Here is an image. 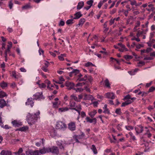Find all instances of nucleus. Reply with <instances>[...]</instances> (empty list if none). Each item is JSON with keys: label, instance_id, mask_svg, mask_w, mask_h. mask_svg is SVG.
<instances>
[{"label": "nucleus", "instance_id": "4be33fe9", "mask_svg": "<svg viewBox=\"0 0 155 155\" xmlns=\"http://www.w3.org/2000/svg\"><path fill=\"white\" fill-rule=\"evenodd\" d=\"M69 104L70 107L69 109H73V108L75 107L76 103L74 101H70Z\"/></svg>", "mask_w": 155, "mask_h": 155}, {"label": "nucleus", "instance_id": "412c9836", "mask_svg": "<svg viewBox=\"0 0 155 155\" xmlns=\"http://www.w3.org/2000/svg\"><path fill=\"white\" fill-rule=\"evenodd\" d=\"M57 144L59 147V148L62 151H64V147L63 144L59 141L57 142Z\"/></svg>", "mask_w": 155, "mask_h": 155}, {"label": "nucleus", "instance_id": "6ab92c4d", "mask_svg": "<svg viewBox=\"0 0 155 155\" xmlns=\"http://www.w3.org/2000/svg\"><path fill=\"white\" fill-rule=\"evenodd\" d=\"M115 48H125V46L121 43H118L117 45H114Z\"/></svg>", "mask_w": 155, "mask_h": 155}, {"label": "nucleus", "instance_id": "e433bc0d", "mask_svg": "<svg viewBox=\"0 0 155 155\" xmlns=\"http://www.w3.org/2000/svg\"><path fill=\"white\" fill-rule=\"evenodd\" d=\"M85 21V20L84 18H81L80 19L79 23L78 25H82L84 23Z\"/></svg>", "mask_w": 155, "mask_h": 155}, {"label": "nucleus", "instance_id": "0e129e2a", "mask_svg": "<svg viewBox=\"0 0 155 155\" xmlns=\"http://www.w3.org/2000/svg\"><path fill=\"white\" fill-rule=\"evenodd\" d=\"M41 69L45 72H48V68H45L44 67H42Z\"/></svg>", "mask_w": 155, "mask_h": 155}, {"label": "nucleus", "instance_id": "6e6552de", "mask_svg": "<svg viewBox=\"0 0 155 155\" xmlns=\"http://www.w3.org/2000/svg\"><path fill=\"white\" fill-rule=\"evenodd\" d=\"M33 96L35 97L34 99L37 100L39 98H42L43 95L42 92H37L33 95Z\"/></svg>", "mask_w": 155, "mask_h": 155}, {"label": "nucleus", "instance_id": "a211bd4d", "mask_svg": "<svg viewBox=\"0 0 155 155\" xmlns=\"http://www.w3.org/2000/svg\"><path fill=\"white\" fill-rule=\"evenodd\" d=\"M97 111L96 110H94L93 111L89 112L88 113V115L92 118H93L95 115L97 114Z\"/></svg>", "mask_w": 155, "mask_h": 155}, {"label": "nucleus", "instance_id": "2f4dec72", "mask_svg": "<svg viewBox=\"0 0 155 155\" xmlns=\"http://www.w3.org/2000/svg\"><path fill=\"white\" fill-rule=\"evenodd\" d=\"M129 1L130 2V5L132 6L135 5L136 6H137L139 5H138L136 1L135 0L131 1L129 0Z\"/></svg>", "mask_w": 155, "mask_h": 155}, {"label": "nucleus", "instance_id": "37998d69", "mask_svg": "<svg viewBox=\"0 0 155 155\" xmlns=\"http://www.w3.org/2000/svg\"><path fill=\"white\" fill-rule=\"evenodd\" d=\"M93 2L94 1L93 0H90L87 2V4L89 6H91Z\"/></svg>", "mask_w": 155, "mask_h": 155}, {"label": "nucleus", "instance_id": "bf43d9fd", "mask_svg": "<svg viewBox=\"0 0 155 155\" xmlns=\"http://www.w3.org/2000/svg\"><path fill=\"white\" fill-rule=\"evenodd\" d=\"M131 98V96L129 94H128L127 95L125 96L124 98V100H129Z\"/></svg>", "mask_w": 155, "mask_h": 155}, {"label": "nucleus", "instance_id": "09e8293b", "mask_svg": "<svg viewBox=\"0 0 155 155\" xmlns=\"http://www.w3.org/2000/svg\"><path fill=\"white\" fill-rule=\"evenodd\" d=\"M124 58L126 59H132L133 58V57L130 56L129 55H125L124 56Z\"/></svg>", "mask_w": 155, "mask_h": 155}, {"label": "nucleus", "instance_id": "a878e982", "mask_svg": "<svg viewBox=\"0 0 155 155\" xmlns=\"http://www.w3.org/2000/svg\"><path fill=\"white\" fill-rule=\"evenodd\" d=\"M107 105L106 104H105L104 106V107L103 108V109H104L103 112L105 113L109 114H110V111L109 109L107 108Z\"/></svg>", "mask_w": 155, "mask_h": 155}, {"label": "nucleus", "instance_id": "5fc2aeb1", "mask_svg": "<svg viewBox=\"0 0 155 155\" xmlns=\"http://www.w3.org/2000/svg\"><path fill=\"white\" fill-rule=\"evenodd\" d=\"M129 12V11L127 10H123V12H124V15L126 17H127L128 16Z\"/></svg>", "mask_w": 155, "mask_h": 155}, {"label": "nucleus", "instance_id": "b1692460", "mask_svg": "<svg viewBox=\"0 0 155 155\" xmlns=\"http://www.w3.org/2000/svg\"><path fill=\"white\" fill-rule=\"evenodd\" d=\"M7 83L4 81H3L0 83V86L3 89H4L7 87Z\"/></svg>", "mask_w": 155, "mask_h": 155}, {"label": "nucleus", "instance_id": "4c0bfd02", "mask_svg": "<svg viewBox=\"0 0 155 155\" xmlns=\"http://www.w3.org/2000/svg\"><path fill=\"white\" fill-rule=\"evenodd\" d=\"M59 103L58 102L55 101L53 102V107L54 108H57L58 107Z\"/></svg>", "mask_w": 155, "mask_h": 155}, {"label": "nucleus", "instance_id": "3c124183", "mask_svg": "<svg viewBox=\"0 0 155 155\" xmlns=\"http://www.w3.org/2000/svg\"><path fill=\"white\" fill-rule=\"evenodd\" d=\"M43 143V139H41V140L40 142H37L35 143V145L37 147H39L41 145V143Z\"/></svg>", "mask_w": 155, "mask_h": 155}, {"label": "nucleus", "instance_id": "f704fd0d", "mask_svg": "<svg viewBox=\"0 0 155 155\" xmlns=\"http://www.w3.org/2000/svg\"><path fill=\"white\" fill-rule=\"evenodd\" d=\"M115 112L117 114L119 115H121L122 114V112L120 108H118L115 111Z\"/></svg>", "mask_w": 155, "mask_h": 155}, {"label": "nucleus", "instance_id": "338daca9", "mask_svg": "<svg viewBox=\"0 0 155 155\" xmlns=\"http://www.w3.org/2000/svg\"><path fill=\"white\" fill-rule=\"evenodd\" d=\"M30 5H26L22 7V8L23 9H27L30 8Z\"/></svg>", "mask_w": 155, "mask_h": 155}, {"label": "nucleus", "instance_id": "c85d7f7f", "mask_svg": "<svg viewBox=\"0 0 155 155\" xmlns=\"http://www.w3.org/2000/svg\"><path fill=\"white\" fill-rule=\"evenodd\" d=\"M7 94L6 93L3 91H0V98H2L7 96Z\"/></svg>", "mask_w": 155, "mask_h": 155}, {"label": "nucleus", "instance_id": "f03ea898", "mask_svg": "<svg viewBox=\"0 0 155 155\" xmlns=\"http://www.w3.org/2000/svg\"><path fill=\"white\" fill-rule=\"evenodd\" d=\"M67 128V125L64 122L58 121L57 122L56 128L57 129L64 130Z\"/></svg>", "mask_w": 155, "mask_h": 155}, {"label": "nucleus", "instance_id": "f257e3e1", "mask_svg": "<svg viewBox=\"0 0 155 155\" xmlns=\"http://www.w3.org/2000/svg\"><path fill=\"white\" fill-rule=\"evenodd\" d=\"M40 114L39 111H38L34 114H31L30 113H28L26 116V120L28 124L30 125L34 124L36 123L38 118L39 117Z\"/></svg>", "mask_w": 155, "mask_h": 155}, {"label": "nucleus", "instance_id": "ddd939ff", "mask_svg": "<svg viewBox=\"0 0 155 155\" xmlns=\"http://www.w3.org/2000/svg\"><path fill=\"white\" fill-rule=\"evenodd\" d=\"M49 148H43L39 151V153L41 154H44L45 153H48L49 152Z\"/></svg>", "mask_w": 155, "mask_h": 155}, {"label": "nucleus", "instance_id": "680f3d73", "mask_svg": "<svg viewBox=\"0 0 155 155\" xmlns=\"http://www.w3.org/2000/svg\"><path fill=\"white\" fill-rule=\"evenodd\" d=\"M23 151V150L21 148H19L18 151V152L17 153H15V154H19L20 153H21Z\"/></svg>", "mask_w": 155, "mask_h": 155}, {"label": "nucleus", "instance_id": "6e6d98bb", "mask_svg": "<svg viewBox=\"0 0 155 155\" xmlns=\"http://www.w3.org/2000/svg\"><path fill=\"white\" fill-rule=\"evenodd\" d=\"M12 43L11 41L8 42V45H7V48H12Z\"/></svg>", "mask_w": 155, "mask_h": 155}, {"label": "nucleus", "instance_id": "c756f323", "mask_svg": "<svg viewBox=\"0 0 155 155\" xmlns=\"http://www.w3.org/2000/svg\"><path fill=\"white\" fill-rule=\"evenodd\" d=\"M154 34L155 33L154 32H151L150 33L149 37V39L150 41L153 42L155 41L153 39H152V38L153 37L154 35Z\"/></svg>", "mask_w": 155, "mask_h": 155}, {"label": "nucleus", "instance_id": "72a5a7b5", "mask_svg": "<svg viewBox=\"0 0 155 155\" xmlns=\"http://www.w3.org/2000/svg\"><path fill=\"white\" fill-rule=\"evenodd\" d=\"M143 34H144V31L143 30L142 31H138L137 34V37L139 38Z\"/></svg>", "mask_w": 155, "mask_h": 155}, {"label": "nucleus", "instance_id": "774afa93", "mask_svg": "<svg viewBox=\"0 0 155 155\" xmlns=\"http://www.w3.org/2000/svg\"><path fill=\"white\" fill-rule=\"evenodd\" d=\"M81 115L82 118H84L86 116V114L84 112L82 111L81 113Z\"/></svg>", "mask_w": 155, "mask_h": 155}, {"label": "nucleus", "instance_id": "58836bf2", "mask_svg": "<svg viewBox=\"0 0 155 155\" xmlns=\"http://www.w3.org/2000/svg\"><path fill=\"white\" fill-rule=\"evenodd\" d=\"M12 76L15 79H18L19 77V76L17 75L15 71H12Z\"/></svg>", "mask_w": 155, "mask_h": 155}, {"label": "nucleus", "instance_id": "603ef678", "mask_svg": "<svg viewBox=\"0 0 155 155\" xmlns=\"http://www.w3.org/2000/svg\"><path fill=\"white\" fill-rule=\"evenodd\" d=\"M85 84V83L84 82L82 83H79L77 84L76 85V87H81L82 86L84 85Z\"/></svg>", "mask_w": 155, "mask_h": 155}, {"label": "nucleus", "instance_id": "7c9ffc66", "mask_svg": "<svg viewBox=\"0 0 155 155\" xmlns=\"http://www.w3.org/2000/svg\"><path fill=\"white\" fill-rule=\"evenodd\" d=\"M91 149L93 152L94 154H96L97 153V150L94 145H92Z\"/></svg>", "mask_w": 155, "mask_h": 155}, {"label": "nucleus", "instance_id": "393cba45", "mask_svg": "<svg viewBox=\"0 0 155 155\" xmlns=\"http://www.w3.org/2000/svg\"><path fill=\"white\" fill-rule=\"evenodd\" d=\"M84 2H83L81 1L78 3L77 6V9H80L84 6Z\"/></svg>", "mask_w": 155, "mask_h": 155}, {"label": "nucleus", "instance_id": "bb28decb", "mask_svg": "<svg viewBox=\"0 0 155 155\" xmlns=\"http://www.w3.org/2000/svg\"><path fill=\"white\" fill-rule=\"evenodd\" d=\"M71 100H74L78 102V97L74 94H73L70 96Z\"/></svg>", "mask_w": 155, "mask_h": 155}, {"label": "nucleus", "instance_id": "c9c22d12", "mask_svg": "<svg viewBox=\"0 0 155 155\" xmlns=\"http://www.w3.org/2000/svg\"><path fill=\"white\" fill-rule=\"evenodd\" d=\"M45 82L46 84H47L48 85L47 86V88L49 89L50 90H51V88L50 87V85L51 84L50 82L48 80H46L45 81Z\"/></svg>", "mask_w": 155, "mask_h": 155}, {"label": "nucleus", "instance_id": "f8f14e48", "mask_svg": "<svg viewBox=\"0 0 155 155\" xmlns=\"http://www.w3.org/2000/svg\"><path fill=\"white\" fill-rule=\"evenodd\" d=\"M146 9L148 12H151L155 10V8L152 4H150L148 5V7Z\"/></svg>", "mask_w": 155, "mask_h": 155}, {"label": "nucleus", "instance_id": "052dcab7", "mask_svg": "<svg viewBox=\"0 0 155 155\" xmlns=\"http://www.w3.org/2000/svg\"><path fill=\"white\" fill-rule=\"evenodd\" d=\"M87 80H88L90 82H91L93 80L92 78L90 76H88Z\"/></svg>", "mask_w": 155, "mask_h": 155}, {"label": "nucleus", "instance_id": "9b49d317", "mask_svg": "<svg viewBox=\"0 0 155 155\" xmlns=\"http://www.w3.org/2000/svg\"><path fill=\"white\" fill-rule=\"evenodd\" d=\"M12 123L14 126L18 127L22 125V123L19 121L14 120L12 121Z\"/></svg>", "mask_w": 155, "mask_h": 155}, {"label": "nucleus", "instance_id": "dca6fc26", "mask_svg": "<svg viewBox=\"0 0 155 155\" xmlns=\"http://www.w3.org/2000/svg\"><path fill=\"white\" fill-rule=\"evenodd\" d=\"M6 105V101L4 99H0V107L2 108Z\"/></svg>", "mask_w": 155, "mask_h": 155}, {"label": "nucleus", "instance_id": "aec40b11", "mask_svg": "<svg viewBox=\"0 0 155 155\" xmlns=\"http://www.w3.org/2000/svg\"><path fill=\"white\" fill-rule=\"evenodd\" d=\"M69 109V108L67 107H62L58 109L59 111L60 112H64L68 111Z\"/></svg>", "mask_w": 155, "mask_h": 155}, {"label": "nucleus", "instance_id": "2eb2a0df", "mask_svg": "<svg viewBox=\"0 0 155 155\" xmlns=\"http://www.w3.org/2000/svg\"><path fill=\"white\" fill-rule=\"evenodd\" d=\"M74 17L73 18L74 19H78L82 16V15L80 12H78L74 14Z\"/></svg>", "mask_w": 155, "mask_h": 155}, {"label": "nucleus", "instance_id": "20e7f679", "mask_svg": "<svg viewBox=\"0 0 155 155\" xmlns=\"http://www.w3.org/2000/svg\"><path fill=\"white\" fill-rule=\"evenodd\" d=\"M49 152H51L53 154H58L59 153V150L57 147L53 146L49 148Z\"/></svg>", "mask_w": 155, "mask_h": 155}, {"label": "nucleus", "instance_id": "f3484780", "mask_svg": "<svg viewBox=\"0 0 155 155\" xmlns=\"http://www.w3.org/2000/svg\"><path fill=\"white\" fill-rule=\"evenodd\" d=\"M1 155H12V153L10 151L7 150H3L1 152Z\"/></svg>", "mask_w": 155, "mask_h": 155}, {"label": "nucleus", "instance_id": "0eeeda50", "mask_svg": "<svg viewBox=\"0 0 155 155\" xmlns=\"http://www.w3.org/2000/svg\"><path fill=\"white\" fill-rule=\"evenodd\" d=\"M65 85L67 87L68 90H70L73 89L74 86V83L69 81H66L65 83Z\"/></svg>", "mask_w": 155, "mask_h": 155}, {"label": "nucleus", "instance_id": "a19ab883", "mask_svg": "<svg viewBox=\"0 0 155 155\" xmlns=\"http://www.w3.org/2000/svg\"><path fill=\"white\" fill-rule=\"evenodd\" d=\"M94 66V65L91 62H88L87 63L85 64V66L86 67Z\"/></svg>", "mask_w": 155, "mask_h": 155}, {"label": "nucleus", "instance_id": "5701e85b", "mask_svg": "<svg viewBox=\"0 0 155 155\" xmlns=\"http://www.w3.org/2000/svg\"><path fill=\"white\" fill-rule=\"evenodd\" d=\"M151 49H143L141 50V55H143L144 53H148L151 51Z\"/></svg>", "mask_w": 155, "mask_h": 155}, {"label": "nucleus", "instance_id": "79ce46f5", "mask_svg": "<svg viewBox=\"0 0 155 155\" xmlns=\"http://www.w3.org/2000/svg\"><path fill=\"white\" fill-rule=\"evenodd\" d=\"M73 19H69L67 21L66 23L68 25H69L70 24H72L73 23Z\"/></svg>", "mask_w": 155, "mask_h": 155}, {"label": "nucleus", "instance_id": "c03bdc74", "mask_svg": "<svg viewBox=\"0 0 155 155\" xmlns=\"http://www.w3.org/2000/svg\"><path fill=\"white\" fill-rule=\"evenodd\" d=\"M86 120L87 122L92 123L93 122V120L91 119L89 117H87L86 118Z\"/></svg>", "mask_w": 155, "mask_h": 155}, {"label": "nucleus", "instance_id": "4468645a", "mask_svg": "<svg viewBox=\"0 0 155 155\" xmlns=\"http://www.w3.org/2000/svg\"><path fill=\"white\" fill-rule=\"evenodd\" d=\"M94 97L91 95L85 94L84 95V100H93L94 99Z\"/></svg>", "mask_w": 155, "mask_h": 155}, {"label": "nucleus", "instance_id": "9d476101", "mask_svg": "<svg viewBox=\"0 0 155 155\" xmlns=\"http://www.w3.org/2000/svg\"><path fill=\"white\" fill-rule=\"evenodd\" d=\"M106 97L108 99H114L115 98L114 94L112 92H108L105 94Z\"/></svg>", "mask_w": 155, "mask_h": 155}, {"label": "nucleus", "instance_id": "4d7b16f0", "mask_svg": "<svg viewBox=\"0 0 155 155\" xmlns=\"http://www.w3.org/2000/svg\"><path fill=\"white\" fill-rule=\"evenodd\" d=\"M133 13L134 15H137L140 13V12L138 10H133Z\"/></svg>", "mask_w": 155, "mask_h": 155}, {"label": "nucleus", "instance_id": "ea45409f", "mask_svg": "<svg viewBox=\"0 0 155 155\" xmlns=\"http://www.w3.org/2000/svg\"><path fill=\"white\" fill-rule=\"evenodd\" d=\"M144 134L145 135H147L148 138H150L152 136L151 134L150 133L149 130H147L146 133Z\"/></svg>", "mask_w": 155, "mask_h": 155}, {"label": "nucleus", "instance_id": "473e14b6", "mask_svg": "<svg viewBox=\"0 0 155 155\" xmlns=\"http://www.w3.org/2000/svg\"><path fill=\"white\" fill-rule=\"evenodd\" d=\"M105 86L108 87H110V85L109 82L108 80L107 79H106L104 82Z\"/></svg>", "mask_w": 155, "mask_h": 155}, {"label": "nucleus", "instance_id": "13d9d810", "mask_svg": "<svg viewBox=\"0 0 155 155\" xmlns=\"http://www.w3.org/2000/svg\"><path fill=\"white\" fill-rule=\"evenodd\" d=\"M10 51V49H6V50L5 51V57L6 58L8 54H9V55H10V54H9Z\"/></svg>", "mask_w": 155, "mask_h": 155}, {"label": "nucleus", "instance_id": "69168bd1", "mask_svg": "<svg viewBox=\"0 0 155 155\" xmlns=\"http://www.w3.org/2000/svg\"><path fill=\"white\" fill-rule=\"evenodd\" d=\"M140 24V21H137L136 22V23L135 25V26L136 27H137L139 26Z\"/></svg>", "mask_w": 155, "mask_h": 155}, {"label": "nucleus", "instance_id": "1a4fd4ad", "mask_svg": "<svg viewBox=\"0 0 155 155\" xmlns=\"http://www.w3.org/2000/svg\"><path fill=\"white\" fill-rule=\"evenodd\" d=\"M25 104L26 105H30L31 107H32L34 104V102L33 101V99L31 97L28 98L27 102L25 103Z\"/></svg>", "mask_w": 155, "mask_h": 155}, {"label": "nucleus", "instance_id": "864d4df0", "mask_svg": "<svg viewBox=\"0 0 155 155\" xmlns=\"http://www.w3.org/2000/svg\"><path fill=\"white\" fill-rule=\"evenodd\" d=\"M39 86L41 88H44L46 87V85L45 83H42L40 84H39Z\"/></svg>", "mask_w": 155, "mask_h": 155}, {"label": "nucleus", "instance_id": "e2e57ef3", "mask_svg": "<svg viewBox=\"0 0 155 155\" xmlns=\"http://www.w3.org/2000/svg\"><path fill=\"white\" fill-rule=\"evenodd\" d=\"M116 11L117 9H116L114 8L110 12V13L111 15L113 14L116 12Z\"/></svg>", "mask_w": 155, "mask_h": 155}, {"label": "nucleus", "instance_id": "39448f33", "mask_svg": "<svg viewBox=\"0 0 155 155\" xmlns=\"http://www.w3.org/2000/svg\"><path fill=\"white\" fill-rule=\"evenodd\" d=\"M69 129L71 131L75 130L76 129L75 123L71 122L68 125Z\"/></svg>", "mask_w": 155, "mask_h": 155}, {"label": "nucleus", "instance_id": "423d86ee", "mask_svg": "<svg viewBox=\"0 0 155 155\" xmlns=\"http://www.w3.org/2000/svg\"><path fill=\"white\" fill-rule=\"evenodd\" d=\"M135 130L137 134L141 133L143 130V127L141 125L137 126L135 127Z\"/></svg>", "mask_w": 155, "mask_h": 155}, {"label": "nucleus", "instance_id": "8fccbe9b", "mask_svg": "<svg viewBox=\"0 0 155 155\" xmlns=\"http://www.w3.org/2000/svg\"><path fill=\"white\" fill-rule=\"evenodd\" d=\"M13 4L12 1H10L9 2L8 7L10 9H11L13 6Z\"/></svg>", "mask_w": 155, "mask_h": 155}, {"label": "nucleus", "instance_id": "de8ad7c7", "mask_svg": "<svg viewBox=\"0 0 155 155\" xmlns=\"http://www.w3.org/2000/svg\"><path fill=\"white\" fill-rule=\"evenodd\" d=\"M154 91H155V87L152 86L150 88L148 92H152Z\"/></svg>", "mask_w": 155, "mask_h": 155}, {"label": "nucleus", "instance_id": "7ed1b4c3", "mask_svg": "<svg viewBox=\"0 0 155 155\" xmlns=\"http://www.w3.org/2000/svg\"><path fill=\"white\" fill-rule=\"evenodd\" d=\"M25 153L27 155H39V152L38 150L28 149Z\"/></svg>", "mask_w": 155, "mask_h": 155}, {"label": "nucleus", "instance_id": "a18cd8bd", "mask_svg": "<svg viewBox=\"0 0 155 155\" xmlns=\"http://www.w3.org/2000/svg\"><path fill=\"white\" fill-rule=\"evenodd\" d=\"M74 90H75L76 92H81L83 91V89L81 88H74Z\"/></svg>", "mask_w": 155, "mask_h": 155}, {"label": "nucleus", "instance_id": "49530a36", "mask_svg": "<svg viewBox=\"0 0 155 155\" xmlns=\"http://www.w3.org/2000/svg\"><path fill=\"white\" fill-rule=\"evenodd\" d=\"M83 95L82 94H80L78 95V102H80L81 101V100L83 97Z\"/></svg>", "mask_w": 155, "mask_h": 155}, {"label": "nucleus", "instance_id": "cd10ccee", "mask_svg": "<svg viewBox=\"0 0 155 155\" xmlns=\"http://www.w3.org/2000/svg\"><path fill=\"white\" fill-rule=\"evenodd\" d=\"M28 129V127L27 126L23 127L17 129H16V131H25L26 130Z\"/></svg>", "mask_w": 155, "mask_h": 155}]
</instances>
